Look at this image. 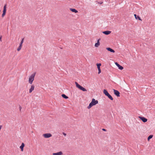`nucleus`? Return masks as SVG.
I'll return each instance as SVG.
<instances>
[{
	"mask_svg": "<svg viewBox=\"0 0 155 155\" xmlns=\"http://www.w3.org/2000/svg\"><path fill=\"white\" fill-rule=\"evenodd\" d=\"M24 38H23L21 40V42L20 43V44H19V45H21V46H22V44L24 42Z\"/></svg>",
	"mask_w": 155,
	"mask_h": 155,
	"instance_id": "412c9836",
	"label": "nucleus"
},
{
	"mask_svg": "<svg viewBox=\"0 0 155 155\" xmlns=\"http://www.w3.org/2000/svg\"><path fill=\"white\" fill-rule=\"evenodd\" d=\"M6 11H5L4 10H3V13L2 14V17H3L5 15L6 13Z\"/></svg>",
	"mask_w": 155,
	"mask_h": 155,
	"instance_id": "6ab92c4d",
	"label": "nucleus"
},
{
	"mask_svg": "<svg viewBox=\"0 0 155 155\" xmlns=\"http://www.w3.org/2000/svg\"><path fill=\"white\" fill-rule=\"evenodd\" d=\"M106 49L107 51L110 52L112 53H114L115 52L114 50L113 49H112V48L110 47L107 48Z\"/></svg>",
	"mask_w": 155,
	"mask_h": 155,
	"instance_id": "9b49d317",
	"label": "nucleus"
},
{
	"mask_svg": "<svg viewBox=\"0 0 155 155\" xmlns=\"http://www.w3.org/2000/svg\"><path fill=\"white\" fill-rule=\"evenodd\" d=\"M22 46L19 45V47L17 49V50L18 51H19L21 49Z\"/></svg>",
	"mask_w": 155,
	"mask_h": 155,
	"instance_id": "4be33fe9",
	"label": "nucleus"
},
{
	"mask_svg": "<svg viewBox=\"0 0 155 155\" xmlns=\"http://www.w3.org/2000/svg\"><path fill=\"white\" fill-rule=\"evenodd\" d=\"M61 96L64 98L67 99L68 98V96L66 95L65 94H63L61 95Z\"/></svg>",
	"mask_w": 155,
	"mask_h": 155,
	"instance_id": "a211bd4d",
	"label": "nucleus"
},
{
	"mask_svg": "<svg viewBox=\"0 0 155 155\" xmlns=\"http://www.w3.org/2000/svg\"><path fill=\"white\" fill-rule=\"evenodd\" d=\"M102 130L104 131H107V130L106 129H104V128H103L102 129Z\"/></svg>",
	"mask_w": 155,
	"mask_h": 155,
	"instance_id": "b1692460",
	"label": "nucleus"
},
{
	"mask_svg": "<svg viewBox=\"0 0 155 155\" xmlns=\"http://www.w3.org/2000/svg\"><path fill=\"white\" fill-rule=\"evenodd\" d=\"M43 137L45 138H48L52 136V134L50 133H46L43 134Z\"/></svg>",
	"mask_w": 155,
	"mask_h": 155,
	"instance_id": "423d86ee",
	"label": "nucleus"
},
{
	"mask_svg": "<svg viewBox=\"0 0 155 155\" xmlns=\"http://www.w3.org/2000/svg\"><path fill=\"white\" fill-rule=\"evenodd\" d=\"M114 92V94L117 97H120V93L117 90L113 89Z\"/></svg>",
	"mask_w": 155,
	"mask_h": 155,
	"instance_id": "39448f33",
	"label": "nucleus"
},
{
	"mask_svg": "<svg viewBox=\"0 0 155 155\" xmlns=\"http://www.w3.org/2000/svg\"><path fill=\"white\" fill-rule=\"evenodd\" d=\"M35 88V86L34 85H32L31 86V87L29 89V93H31L32 91L34 90Z\"/></svg>",
	"mask_w": 155,
	"mask_h": 155,
	"instance_id": "ddd939ff",
	"label": "nucleus"
},
{
	"mask_svg": "<svg viewBox=\"0 0 155 155\" xmlns=\"http://www.w3.org/2000/svg\"><path fill=\"white\" fill-rule=\"evenodd\" d=\"M101 65V63H97V68L98 69V74H100L101 72V69L100 68V66Z\"/></svg>",
	"mask_w": 155,
	"mask_h": 155,
	"instance_id": "6e6552de",
	"label": "nucleus"
},
{
	"mask_svg": "<svg viewBox=\"0 0 155 155\" xmlns=\"http://www.w3.org/2000/svg\"><path fill=\"white\" fill-rule=\"evenodd\" d=\"M62 152L61 151L56 153H53V155H62Z\"/></svg>",
	"mask_w": 155,
	"mask_h": 155,
	"instance_id": "4468645a",
	"label": "nucleus"
},
{
	"mask_svg": "<svg viewBox=\"0 0 155 155\" xmlns=\"http://www.w3.org/2000/svg\"><path fill=\"white\" fill-rule=\"evenodd\" d=\"M101 40V39L99 38L97 41V43H96L95 44V46L96 47H97L99 46L100 45V41Z\"/></svg>",
	"mask_w": 155,
	"mask_h": 155,
	"instance_id": "9d476101",
	"label": "nucleus"
},
{
	"mask_svg": "<svg viewBox=\"0 0 155 155\" xmlns=\"http://www.w3.org/2000/svg\"><path fill=\"white\" fill-rule=\"evenodd\" d=\"M98 103V101L97 100H96L94 98H93L92 99L91 102L89 104V106L87 107V108L89 109L93 106L95 105Z\"/></svg>",
	"mask_w": 155,
	"mask_h": 155,
	"instance_id": "f257e3e1",
	"label": "nucleus"
},
{
	"mask_svg": "<svg viewBox=\"0 0 155 155\" xmlns=\"http://www.w3.org/2000/svg\"><path fill=\"white\" fill-rule=\"evenodd\" d=\"M63 134L65 136L66 135V134L64 133H63Z\"/></svg>",
	"mask_w": 155,
	"mask_h": 155,
	"instance_id": "a878e982",
	"label": "nucleus"
},
{
	"mask_svg": "<svg viewBox=\"0 0 155 155\" xmlns=\"http://www.w3.org/2000/svg\"><path fill=\"white\" fill-rule=\"evenodd\" d=\"M153 135H150L147 138V140H149L150 139H151L153 137Z\"/></svg>",
	"mask_w": 155,
	"mask_h": 155,
	"instance_id": "aec40b11",
	"label": "nucleus"
},
{
	"mask_svg": "<svg viewBox=\"0 0 155 155\" xmlns=\"http://www.w3.org/2000/svg\"><path fill=\"white\" fill-rule=\"evenodd\" d=\"M139 118L143 122L145 123L147 121V119L143 117L139 116Z\"/></svg>",
	"mask_w": 155,
	"mask_h": 155,
	"instance_id": "0eeeda50",
	"label": "nucleus"
},
{
	"mask_svg": "<svg viewBox=\"0 0 155 155\" xmlns=\"http://www.w3.org/2000/svg\"><path fill=\"white\" fill-rule=\"evenodd\" d=\"M103 93L105 96H107L111 100H113V98L112 96L108 93L106 89H104L103 90Z\"/></svg>",
	"mask_w": 155,
	"mask_h": 155,
	"instance_id": "7ed1b4c3",
	"label": "nucleus"
},
{
	"mask_svg": "<svg viewBox=\"0 0 155 155\" xmlns=\"http://www.w3.org/2000/svg\"><path fill=\"white\" fill-rule=\"evenodd\" d=\"M134 15L136 19L142 21L140 18L139 16L135 14H134Z\"/></svg>",
	"mask_w": 155,
	"mask_h": 155,
	"instance_id": "2eb2a0df",
	"label": "nucleus"
},
{
	"mask_svg": "<svg viewBox=\"0 0 155 155\" xmlns=\"http://www.w3.org/2000/svg\"><path fill=\"white\" fill-rule=\"evenodd\" d=\"M2 36L1 35L0 36V41H2Z\"/></svg>",
	"mask_w": 155,
	"mask_h": 155,
	"instance_id": "393cba45",
	"label": "nucleus"
},
{
	"mask_svg": "<svg viewBox=\"0 0 155 155\" xmlns=\"http://www.w3.org/2000/svg\"><path fill=\"white\" fill-rule=\"evenodd\" d=\"M19 108H20V111H21V106H20L19 107Z\"/></svg>",
	"mask_w": 155,
	"mask_h": 155,
	"instance_id": "bb28decb",
	"label": "nucleus"
},
{
	"mask_svg": "<svg viewBox=\"0 0 155 155\" xmlns=\"http://www.w3.org/2000/svg\"><path fill=\"white\" fill-rule=\"evenodd\" d=\"M70 10L71 11L74 12L75 13L78 12V11L74 8H70Z\"/></svg>",
	"mask_w": 155,
	"mask_h": 155,
	"instance_id": "f3484780",
	"label": "nucleus"
},
{
	"mask_svg": "<svg viewBox=\"0 0 155 155\" xmlns=\"http://www.w3.org/2000/svg\"><path fill=\"white\" fill-rule=\"evenodd\" d=\"M25 144L23 143H22L20 147V148L21 149V150L22 151H23V148Z\"/></svg>",
	"mask_w": 155,
	"mask_h": 155,
	"instance_id": "dca6fc26",
	"label": "nucleus"
},
{
	"mask_svg": "<svg viewBox=\"0 0 155 155\" xmlns=\"http://www.w3.org/2000/svg\"><path fill=\"white\" fill-rule=\"evenodd\" d=\"M36 74V72L32 74L31 76L29 77V78L28 82L30 84H32L33 81L34 80V77Z\"/></svg>",
	"mask_w": 155,
	"mask_h": 155,
	"instance_id": "f03ea898",
	"label": "nucleus"
},
{
	"mask_svg": "<svg viewBox=\"0 0 155 155\" xmlns=\"http://www.w3.org/2000/svg\"><path fill=\"white\" fill-rule=\"evenodd\" d=\"M115 64L120 70H122L124 68L123 67L120 65L118 63L116 62Z\"/></svg>",
	"mask_w": 155,
	"mask_h": 155,
	"instance_id": "1a4fd4ad",
	"label": "nucleus"
},
{
	"mask_svg": "<svg viewBox=\"0 0 155 155\" xmlns=\"http://www.w3.org/2000/svg\"><path fill=\"white\" fill-rule=\"evenodd\" d=\"M111 32V31H103L102 33L105 35H108Z\"/></svg>",
	"mask_w": 155,
	"mask_h": 155,
	"instance_id": "f8f14e48",
	"label": "nucleus"
},
{
	"mask_svg": "<svg viewBox=\"0 0 155 155\" xmlns=\"http://www.w3.org/2000/svg\"><path fill=\"white\" fill-rule=\"evenodd\" d=\"M6 4H5L4 6L3 10L5 11H6Z\"/></svg>",
	"mask_w": 155,
	"mask_h": 155,
	"instance_id": "5701e85b",
	"label": "nucleus"
},
{
	"mask_svg": "<svg viewBox=\"0 0 155 155\" xmlns=\"http://www.w3.org/2000/svg\"><path fill=\"white\" fill-rule=\"evenodd\" d=\"M75 83L76 84V86L80 90H81L83 91H87V90L85 88L81 86L77 82H75Z\"/></svg>",
	"mask_w": 155,
	"mask_h": 155,
	"instance_id": "20e7f679",
	"label": "nucleus"
}]
</instances>
